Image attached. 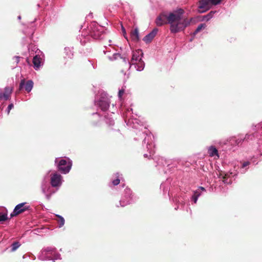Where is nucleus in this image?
<instances>
[{
	"instance_id": "obj_19",
	"label": "nucleus",
	"mask_w": 262,
	"mask_h": 262,
	"mask_svg": "<svg viewBox=\"0 0 262 262\" xmlns=\"http://www.w3.org/2000/svg\"><path fill=\"white\" fill-rule=\"evenodd\" d=\"M206 27V24H200L197 28L195 29V30L194 31V33H193V34L194 35H195L198 32H199L201 30H202V29H205Z\"/></svg>"
},
{
	"instance_id": "obj_8",
	"label": "nucleus",
	"mask_w": 262,
	"mask_h": 262,
	"mask_svg": "<svg viewBox=\"0 0 262 262\" xmlns=\"http://www.w3.org/2000/svg\"><path fill=\"white\" fill-rule=\"evenodd\" d=\"M55 248L48 247L41 251V254L47 259H52V255L55 253Z\"/></svg>"
},
{
	"instance_id": "obj_17",
	"label": "nucleus",
	"mask_w": 262,
	"mask_h": 262,
	"mask_svg": "<svg viewBox=\"0 0 262 262\" xmlns=\"http://www.w3.org/2000/svg\"><path fill=\"white\" fill-rule=\"evenodd\" d=\"M58 219L57 220V221L58 223L59 227H62L64 224V219L63 217L59 215H56Z\"/></svg>"
},
{
	"instance_id": "obj_10",
	"label": "nucleus",
	"mask_w": 262,
	"mask_h": 262,
	"mask_svg": "<svg viewBox=\"0 0 262 262\" xmlns=\"http://www.w3.org/2000/svg\"><path fill=\"white\" fill-rule=\"evenodd\" d=\"M91 35L94 39H101L103 38V31H100L98 28H94L91 31Z\"/></svg>"
},
{
	"instance_id": "obj_30",
	"label": "nucleus",
	"mask_w": 262,
	"mask_h": 262,
	"mask_svg": "<svg viewBox=\"0 0 262 262\" xmlns=\"http://www.w3.org/2000/svg\"><path fill=\"white\" fill-rule=\"evenodd\" d=\"M16 60H17L16 61H17V62H18L19 61V60H18L19 57H16Z\"/></svg>"
},
{
	"instance_id": "obj_26",
	"label": "nucleus",
	"mask_w": 262,
	"mask_h": 262,
	"mask_svg": "<svg viewBox=\"0 0 262 262\" xmlns=\"http://www.w3.org/2000/svg\"><path fill=\"white\" fill-rule=\"evenodd\" d=\"M124 93V90L122 89V90H119V93H118L119 97L121 98L122 96L123 95Z\"/></svg>"
},
{
	"instance_id": "obj_20",
	"label": "nucleus",
	"mask_w": 262,
	"mask_h": 262,
	"mask_svg": "<svg viewBox=\"0 0 262 262\" xmlns=\"http://www.w3.org/2000/svg\"><path fill=\"white\" fill-rule=\"evenodd\" d=\"M20 246V244L19 243V242H15L14 243H12V244L11 245V252H14L18 248H19Z\"/></svg>"
},
{
	"instance_id": "obj_22",
	"label": "nucleus",
	"mask_w": 262,
	"mask_h": 262,
	"mask_svg": "<svg viewBox=\"0 0 262 262\" xmlns=\"http://www.w3.org/2000/svg\"><path fill=\"white\" fill-rule=\"evenodd\" d=\"M8 219L7 214L0 213V222L5 221Z\"/></svg>"
},
{
	"instance_id": "obj_28",
	"label": "nucleus",
	"mask_w": 262,
	"mask_h": 262,
	"mask_svg": "<svg viewBox=\"0 0 262 262\" xmlns=\"http://www.w3.org/2000/svg\"><path fill=\"white\" fill-rule=\"evenodd\" d=\"M249 163H250L249 162H244L243 163V167H245L249 165Z\"/></svg>"
},
{
	"instance_id": "obj_21",
	"label": "nucleus",
	"mask_w": 262,
	"mask_h": 262,
	"mask_svg": "<svg viewBox=\"0 0 262 262\" xmlns=\"http://www.w3.org/2000/svg\"><path fill=\"white\" fill-rule=\"evenodd\" d=\"M200 195H201V193L199 191H195L194 192V194L192 195V199L194 201V202L195 203H196L198 199V198L199 197V196Z\"/></svg>"
},
{
	"instance_id": "obj_32",
	"label": "nucleus",
	"mask_w": 262,
	"mask_h": 262,
	"mask_svg": "<svg viewBox=\"0 0 262 262\" xmlns=\"http://www.w3.org/2000/svg\"><path fill=\"white\" fill-rule=\"evenodd\" d=\"M144 157H148V156H147V154H145V155H144Z\"/></svg>"
},
{
	"instance_id": "obj_13",
	"label": "nucleus",
	"mask_w": 262,
	"mask_h": 262,
	"mask_svg": "<svg viewBox=\"0 0 262 262\" xmlns=\"http://www.w3.org/2000/svg\"><path fill=\"white\" fill-rule=\"evenodd\" d=\"M130 37L135 42L139 40V33L138 28H135L130 32Z\"/></svg>"
},
{
	"instance_id": "obj_18",
	"label": "nucleus",
	"mask_w": 262,
	"mask_h": 262,
	"mask_svg": "<svg viewBox=\"0 0 262 262\" xmlns=\"http://www.w3.org/2000/svg\"><path fill=\"white\" fill-rule=\"evenodd\" d=\"M215 13V11H211L208 14L206 15L203 16V20L208 21L210 19H211L213 14Z\"/></svg>"
},
{
	"instance_id": "obj_27",
	"label": "nucleus",
	"mask_w": 262,
	"mask_h": 262,
	"mask_svg": "<svg viewBox=\"0 0 262 262\" xmlns=\"http://www.w3.org/2000/svg\"><path fill=\"white\" fill-rule=\"evenodd\" d=\"M13 104L12 103H11L10 104L8 107H7V109H8V113H9L10 110L13 107Z\"/></svg>"
},
{
	"instance_id": "obj_9",
	"label": "nucleus",
	"mask_w": 262,
	"mask_h": 262,
	"mask_svg": "<svg viewBox=\"0 0 262 262\" xmlns=\"http://www.w3.org/2000/svg\"><path fill=\"white\" fill-rule=\"evenodd\" d=\"M158 31V29L157 28L154 29L150 33L146 35L143 38V40L145 41L146 43L150 42L157 34Z\"/></svg>"
},
{
	"instance_id": "obj_12",
	"label": "nucleus",
	"mask_w": 262,
	"mask_h": 262,
	"mask_svg": "<svg viewBox=\"0 0 262 262\" xmlns=\"http://www.w3.org/2000/svg\"><path fill=\"white\" fill-rule=\"evenodd\" d=\"M142 60V57L139 56V52H136L133 53L132 58L129 63L131 65H134Z\"/></svg>"
},
{
	"instance_id": "obj_23",
	"label": "nucleus",
	"mask_w": 262,
	"mask_h": 262,
	"mask_svg": "<svg viewBox=\"0 0 262 262\" xmlns=\"http://www.w3.org/2000/svg\"><path fill=\"white\" fill-rule=\"evenodd\" d=\"M64 51L67 55H69V56H70L71 55V56L73 55V54L72 53V52L69 48H65Z\"/></svg>"
},
{
	"instance_id": "obj_11",
	"label": "nucleus",
	"mask_w": 262,
	"mask_h": 262,
	"mask_svg": "<svg viewBox=\"0 0 262 262\" xmlns=\"http://www.w3.org/2000/svg\"><path fill=\"white\" fill-rule=\"evenodd\" d=\"M12 89L9 87H6L4 93H0V100L4 99L7 100L9 99L11 94Z\"/></svg>"
},
{
	"instance_id": "obj_34",
	"label": "nucleus",
	"mask_w": 262,
	"mask_h": 262,
	"mask_svg": "<svg viewBox=\"0 0 262 262\" xmlns=\"http://www.w3.org/2000/svg\"><path fill=\"white\" fill-rule=\"evenodd\" d=\"M99 27L100 28L101 30L103 29L102 28H101V27Z\"/></svg>"
},
{
	"instance_id": "obj_16",
	"label": "nucleus",
	"mask_w": 262,
	"mask_h": 262,
	"mask_svg": "<svg viewBox=\"0 0 262 262\" xmlns=\"http://www.w3.org/2000/svg\"><path fill=\"white\" fill-rule=\"evenodd\" d=\"M209 154L210 156L213 157L214 156H218V151L216 148L214 147L211 146L209 149Z\"/></svg>"
},
{
	"instance_id": "obj_1",
	"label": "nucleus",
	"mask_w": 262,
	"mask_h": 262,
	"mask_svg": "<svg viewBox=\"0 0 262 262\" xmlns=\"http://www.w3.org/2000/svg\"><path fill=\"white\" fill-rule=\"evenodd\" d=\"M184 10L179 9L172 12H162L157 17L156 23L158 26L170 24V30L172 33L183 31L189 24L187 18L183 17Z\"/></svg>"
},
{
	"instance_id": "obj_4",
	"label": "nucleus",
	"mask_w": 262,
	"mask_h": 262,
	"mask_svg": "<svg viewBox=\"0 0 262 262\" xmlns=\"http://www.w3.org/2000/svg\"><path fill=\"white\" fill-rule=\"evenodd\" d=\"M50 183L53 187H59L62 184V176L55 172L50 175Z\"/></svg>"
},
{
	"instance_id": "obj_15",
	"label": "nucleus",
	"mask_w": 262,
	"mask_h": 262,
	"mask_svg": "<svg viewBox=\"0 0 262 262\" xmlns=\"http://www.w3.org/2000/svg\"><path fill=\"white\" fill-rule=\"evenodd\" d=\"M134 65L135 66V68L137 69L138 71H141L144 68L145 63L142 60L139 62H138L137 64Z\"/></svg>"
},
{
	"instance_id": "obj_6",
	"label": "nucleus",
	"mask_w": 262,
	"mask_h": 262,
	"mask_svg": "<svg viewBox=\"0 0 262 262\" xmlns=\"http://www.w3.org/2000/svg\"><path fill=\"white\" fill-rule=\"evenodd\" d=\"M25 85V90L29 93L33 88V82L32 80H28L25 84V79H22L19 84V91H21L24 88Z\"/></svg>"
},
{
	"instance_id": "obj_25",
	"label": "nucleus",
	"mask_w": 262,
	"mask_h": 262,
	"mask_svg": "<svg viewBox=\"0 0 262 262\" xmlns=\"http://www.w3.org/2000/svg\"><path fill=\"white\" fill-rule=\"evenodd\" d=\"M120 179L117 178L116 179L113 181L112 183L114 186L117 185L120 183Z\"/></svg>"
},
{
	"instance_id": "obj_2",
	"label": "nucleus",
	"mask_w": 262,
	"mask_h": 262,
	"mask_svg": "<svg viewBox=\"0 0 262 262\" xmlns=\"http://www.w3.org/2000/svg\"><path fill=\"white\" fill-rule=\"evenodd\" d=\"M222 0H200L199 2L198 11L204 13L209 10L213 6H216L221 2Z\"/></svg>"
},
{
	"instance_id": "obj_24",
	"label": "nucleus",
	"mask_w": 262,
	"mask_h": 262,
	"mask_svg": "<svg viewBox=\"0 0 262 262\" xmlns=\"http://www.w3.org/2000/svg\"><path fill=\"white\" fill-rule=\"evenodd\" d=\"M249 139L252 140V136L251 135H248V134H247L245 136L244 139H243V141H244V140L247 141Z\"/></svg>"
},
{
	"instance_id": "obj_31",
	"label": "nucleus",
	"mask_w": 262,
	"mask_h": 262,
	"mask_svg": "<svg viewBox=\"0 0 262 262\" xmlns=\"http://www.w3.org/2000/svg\"><path fill=\"white\" fill-rule=\"evenodd\" d=\"M200 189L202 190H205V188L204 187H201Z\"/></svg>"
},
{
	"instance_id": "obj_33",
	"label": "nucleus",
	"mask_w": 262,
	"mask_h": 262,
	"mask_svg": "<svg viewBox=\"0 0 262 262\" xmlns=\"http://www.w3.org/2000/svg\"><path fill=\"white\" fill-rule=\"evenodd\" d=\"M226 175H225L223 177V178L224 179H226Z\"/></svg>"
},
{
	"instance_id": "obj_14",
	"label": "nucleus",
	"mask_w": 262,
	"mask_h": 262,
	"mask_svg": "<svg viewBox=\"0 0 262 262\" xmlns=\"http://www.w3.org/2000/svg\"><path fill=\"white\" fill-rule=\"evenodd\" d=\"M41 58L40 56L38 55H35L33 59V63L34 64V67L36 69H38L40 66L41 63Z\"/></svg>"
},
{
	"instance_id": "obj_3",
	"label": "nucleus",
	"mask_w": 262,
	"mask_h": 262,
	"mask_svg": "<svg viewBox=\"0 0 262 262\" xmlns=\"http://www.w3.org/2000/svg\"><path fill=\"white\" fill-rule=\"evenodd\" d=\"M72 165V162L70 160L67 161L64 159H61L59 161L57 165L58 170L61 173L66 174L70 171Z\"/></svg>"
},
{
	"instance_id": "obj_7",
	"label": "nucleus",
	"mask_w": 262,
	"mask_h": 262,
	"mask_svg": "<svg viewBox=\"0 0 262 262\" xmlns=\"http://www.w3.org/2000/svg\"><path fill=\"white\" fill-rule=\"evenodd\" d=\"M110 101L108 98L101 97L99 101V106L103 111L108 110L110 106Z\"/></svg>"
},
{
	"instance_id": "obj_5",
	"label": "nucleus",
	"mask_w": 262,
	"mask_h": 262,
	"mask_svg": "<svg viewBox=\"0 0 262 262\" xmlns=\"http://www.w3.org/2000/svg\"><path fill=\"white\" fill-rule=\"evenodd\" d=\"M27 203H22L17 205L13 212L11 214V217H13L18 215L24 212L26 210H28L30 209L29 206H26Z\"/></svg>"
},
{
	"instance_id": "obj_29",
	"label": "nucleus",
	"mask_w": 262,
	"mask_h": 262,
	"mask_svg": "<svg viewBox=\"0 0 262 262\" xmlns=\"http://www.w3.org/2000/svg\"><path fill=\"white\" fill-rule=\"evenodd\" d=\"M243 141L242 139H238L236 141V144L238 145L240 143H242V142Z\"/></svg>"
}]
</instances>
